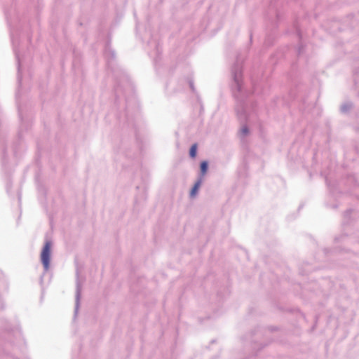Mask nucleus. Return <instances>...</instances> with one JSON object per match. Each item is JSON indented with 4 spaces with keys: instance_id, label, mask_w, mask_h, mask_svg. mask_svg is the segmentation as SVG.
<instances>
[{
    "instance_id": "nucleus-4",
    "label": "nucleus",
    "mask_w": 359,
    "mask_h": 359,
    "mask_svg": "<svg viewBox=\"0 0 359 359\" xmlns=\"http://www.w3.org/2000/svg\"><path fill=\"white\" fill-rule=\"evenodd\" d=\"M208 170V163L206 161H203L201 163V171L202 175H205Z\"/></svg>"
},
{
    "instance_id": "nucleus-5",
    "label": "nucleus",
    "mask_w": 359,
    "mask_h": 359,
    "mask_svg": "<svg viewBox=\"0 0 359 359\" xmlns=\"http://www.w3.org/2000/svg\"><path fill=\"white\" fill-rule=\"evenodd\" d=\"M242 132H243V134H245H245H247V133H248V131L247 128H245V127L243 128H242Z\"/></svg>"
},
{
    "instance_id": "nucleus-3",
    "label": "nucleus",
    "mask_w": 359,
    "mask_h": 359,
    "mask_svg": "<svg viewBox=\"0 0 359 359\" xmlns=\"http://www.w3.org/2000/svg\"><path fill=\"white\" fill-rule=\"evenodd\" d=\"M197 153V144H194L189 151V155L191 158H195Z\"/></svg>"
},
{
    "instance_id": "nucleus-1",
    "label": "nucleus",
    "mask_w": 359,
    "mask_h": 359,
    "mask_svg": "<svg viewBox=\"0 0 359 359\" xmlns=\"http://www.w3.org/2000/svg\"><path fill=\"white\" fill-rule=\"evenodd\" d=\"M50 250L51 243L50 241H46L41 253V259L43 265V267L46 270H48L49 268L50 259Z\"/></svg>"
},
{
    "instance_id": "nucleus-2",
    "label": "nucleus",
    "mask_w": 359,
    "mask_h": 359,
    "mask_svg": "<svg viewBox=\"0 0 359 359\" xmlns=\"http://www.w3.org/2000/svg\"><path fill=\"white\" fill-rule=\"evenodd\" d=\"M201 183H202V179H199L195 183L194 186L193 187V188L191 189V192H190V195L191 197H194L196 195L198 190L201 187Z\"/></svg>"
}]
</instances>
